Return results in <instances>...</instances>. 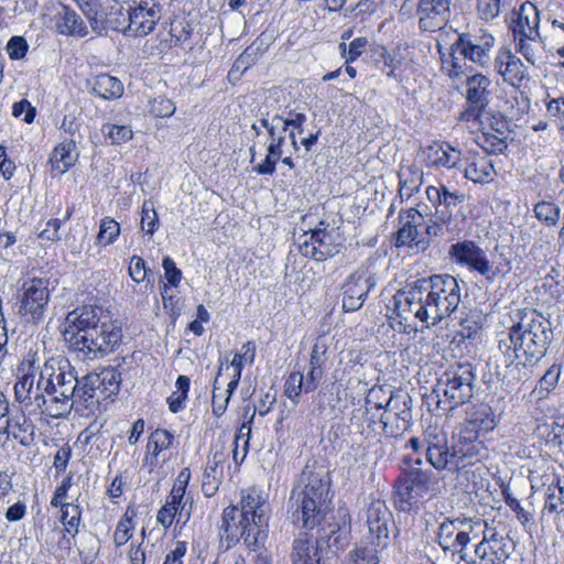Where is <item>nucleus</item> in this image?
<instances>
[{
	"instance_id": "f257e3e1",
	"label": "nucleus",
	"mask_w": 564,
	"mask_h": 564,
	"mask_svg": "<svg viewBox=\"0 0 564 564\" xmlns=\"http://www.w3.org/2000/svg\"><path fill=\"white\" fill-rule=\"evenodd\" d=\"M14 398L24 410L48 417H66L75 404L78 378L67 358H48L41 365L36 351H28L17 369Z\"/></svg>"
},
{
	"instance_id": "f03ea898",
	"label": "nucleus",
	"mask_w": 564,
	"mask_h": 564,
	"mask_svg": "<svg viewBox=\"0 0 564 564\" xmlns=\"http://www.w3.org/2000/svg\"><path fill=\"white\" fill-rule=\"evenodd\" d=\"M394 313L408 321L412 314L426 327L451 317L462 302V288L451 274H433L413 282L393 295Z\"/></svg>"
},
{
	"instance_id": "7ed1b4c3",
	"label": "nucleus",
	"mask_w": 564,
	"mask_h": 564,
	"mask_svg": "<svg viewBox=\"0 0 564 564\" xmlns=\"http://www.w3.org/2000/svg\"><path fill=\"white\" fill-rule=\"evenodd\" d=\"M512 326L502 333L498 348L510 362V370L533 367L546 354L552 340L550 321L533 308H516L510 313Z\"/></svg>"
},
{
	"instance_id": "20e7f679",
	"label": "nucleus",
	"mask_w": 564,
	"mask_h": 564,
	"mask_svg": "<svg viewBox=\"0 0 564 564\" xmlns=\"http://www.w3.org/2000/svg\"><path fill=\"white\" fill-rule=\"evenodd\" d=\"M330 479L326 471L306 467L301 485L292 490L290 509L293 522H301L305 529L319 525L329 511Z\"/></svg>"
},
{
	"instance_id": "39448f33",
	"label": "nucleus",
	"mask_w": 564,
	"mask_h": 564,
	"mask_svg": "<svg viewBox=\"0 0 564 564\" xmlns=\"http://www.w3.org/2000/svg\"><path fill=\"white\" fill-rule=\"evenodd\" d=\"M475 380L470 364H458L444 371L433 387L437 406L452 411L467 403L473 398Z\"/></svg>"
},
{
	"instance_id": "423d86ee",
	"label": "nucleus",
	"mask_w": 564,
	"mask_h": 564,
	"mask_svg": "<svg viewBox=\"0 0 564 564\" xmlns=\"http://www.w3.org/2000/svg\"><path fill=\"white\" fill-rule=\"evenodd\" d=\"M495 44L494 35L484 28H473L467 32L460 33L455 43L452 44V67L448 76L458 77L464 73L455 53H459L465 59L476 63L480 66L486 65L490 59V51Z\"/></svg>"
},
{
	"instance_id": "0eeeda50",
	"label": "nucleus",
	"mask_w": 564,
	"mask_h": 564,
	"mask_svg": "<svg viewBox=\"0 0 564 564\" xmlns=\"http://www.w3.org/2000/svg\"><path fill=\"white\" fill-rule=\"evenodd\" d=\"M432 470L412 466L404 469L394 484V502L400 511H410L434 487Z\"/></svg>"
},
{
	"instance_id": "6e6552de",
	"label": "nucleus",
	"mask_w": 564,
	"mask_h": 564,
	"mask_svg": "<svg viewBox=\"0 0 564 564\" xmlns=\"http://www.w3.org/2000/svg\"><path fill=\"white\" fill-rule=\"evenodd\" d=\"M122 338L121 328L112 323H101L90 329L86 335L75 337L72 347L74 352L83 359H100L112 352Z\"/></svg>"
},
{
	"instance_id": "1a4fd4ad",
	"label": "nucleus",
	"mask_w": 564,
	"mask_h": 564,
	"mask_svg": "<svg viewBox=\"0 0 564 564\" xmlns=\"http://www.w3.org/2000/svg\"><path fill=\"white\" fill-rule=\"evenodd\" d=\"M482 527L484 521L480 519L445 518L438 524L435 541L445 554L451 555L457 546L462 550L465 543L477 541Z\"/></svg>"
},
{
	"instance_id": "9d476101",
	"label": "nucleus",
	"mask_w": 564,
	"mask_h": 564,
	"mask_svg": "<svg viewBox=\"0 0 564 564\" xmlns=\"http://www.w3.org/2000/svg\"><path fill=\"white\" fill-rule=\"evenodd\" d=\"M452 0H404L400 12L419 17V28L424 32L441 30L448 21Z\"/></svg>"
},
{
	"instance_id": "9b49d317",
	"label": "nucleus",
	"mask_w": 564,
	"mask_h": 564,
	"mask_svg": "<svg viewBox=\"0 0 564 564\" xmlns=\"http://www.w3.org/2000/svg\"><path fill=\"white\" fill-rule=\"evenodd\" d=\"M18 315L23 322L39 324L44 319L50 301L48 280L34 278L23 283Z\"/></svg>"
},
{
	"instance_id": "f8f14e48",
	"label": "nucleus",
	"mask_w": 564,
	"mask_h": 564,
	"mask_svg": "<svg viewBox=\"0 0 564 564\" xmlns=\"http://www.w3.org/2000/svg\"><path fill=\"white\" fill-rule=\"evenodd\" d=\"M475 542V553L469 555L477 564H501L510 556L512 547L506 536L489 528L484 521L480 536Z\"/></svg>"
},
{
	"instance_id": "ddd939ff",
	"label": "nucleus",
	"mask_w": 564,
	"mask_h": 564,
	"mask_svg": "<svg viewBox=\"0 0 564 564\" xmlns=\"http://www.w3.org/2000/svg\"><path fill=\"white\" fill-rule=\"evenodd\" d=\"M344 238L335 229L328 230V225L321 221L318 227L312 230L310 239L300 243V252L315 261H325L338 254L341 250Z\"/></svg>"
},
{
	"instance_id": "4468645a",
	"label": "nucleus",
	"mask_w": 564,
	"mask_h": 564,
	"mask_svg": "<svg viewBox=\"0 0 564 564\" xmlns=\"http://www.w3.org/2000/svg\"><path fill=\"white\" fill-rule=\"evenodd\" d=\"M426 196L435 208V217L446 227H449L458 217H464V203L466 195L458 191H451L447 186H427Z\"/></svg>"
},
{
	"instance_id": "2eb2a0df",
	"label": "nucleus",
	"mask_w": 564,
	"mask_h": 564,
	"mask_svg": "<svg viewBox=\"0 0 564 564\" xmlns=\"http://www.w3.org/2000/svg\"><path fill=\"white\" fill-rule=\"evenodd\" d=\"M378 279L367 268H358L345 280L343 290V310L356 312L365 303L369 293L376 289Z\"/></svg>"
},
{
	"instance_id": "dca6fc26",
	"label": "nucleus",
	"mask_w": 564,
	"mask_h": 564,
	"mask_svg": "<svg viewBox=\"0 0 564 564\" xmlns=\"http://www.w3.org/2000/svg\"><path fill=\"white\" fill-rule=\"evenodd\" d=\"M366 524L377 546H387L390 540V528L393 527V516L386 502L370 496L365 506Z\"/></svg>"
},
{
	"instance_id": "f3484780",
	"label": "nucleus",
	"mask_w": 564,
	"mask_h": 564,
	"mask_svg": "<svg viewBox=\"0 0 564 564\" xmlns=\"http://www.w3.org/2000/svg\"><path fill=\"white\" fill-rule=\"evenodd\" d=\"M128 35L144 36L154 30L161 19V6L156 0H130L128 2Z\"/></svg>"
},
{
	"instance_id": "a211bd4d",
	"label": "nucleus",
	"mask_w": 564,
	"mask_h": 564,
	"mask_svg": "<svg viewBox=\"0 0 564 564\" xmlns=\"http://www.w3.org/2000/svg\"><path fill=\"white\" fill-rule=\"evenodd\" d=\"M451 258L459 264L469 267L471 270L477 271L479 274L492 281L491 264L487 259L485 251L471 240H464L451 246Z\"/></svg>"
},
{
	"instance_id": "6ab92c4d",
	"label": "nucleus",
	"mask_w": 564,
	"mask_h": 564,
	"mask_svg": "<svg viewBox=\"0 0 564 564\" xmlns=\"http://www.w3.org/2000/svg\"><path fill=\"white\" fill-rule=\"evenodd\" d=\"M99 311L94 306H83L67 314L63 335L68 348L72 347L75 337L79 338V335H86L99 325Z\"/></svg>"
},
{
	"instance_id": "aec40b11",
	"label": "nucleus",
	"mask_w": 564,
	"mask_h": 564,
	"mask_svg": "<svg viewBox=\"0 0 564 564\" xmlns=\"http://www.w3.org/2000/svg\"><path fill=\"white\" fill-rule=\"evenodd\" d=\"M496 426L491 408L487 404L473 406L460 426L459 435L463 440L478 438L480 434H485Z\"/></svg>"
},
{
	"instance_id": "412c9836",
	"label": "nucleus",
	"mask_w": 564,
	"mask_h": 564,
	"mask_svg": "<svg viewBox=\"0 0 564 564\" xmlns=\"http://www.w3.org/2000/svg\"><path fill=\"white\" fill-rule=\"evenodd\" d=\"M399 229L395 235V247L408 246L416 251V241L422 234L419 227L424 224L423 215L416 208L401 209L398 215Z\"/></svg>"
},
{
	"instance_id": "4be33fe9",
	"label": "nucleus",
	"mask_w": 564,
	"mask_h": 564,
	"mask_svg": "<svg viewBox=\"0 0 564 564\" xmlns=\"http://www.w3.org/2000/svg\"><path fill=\"white\" fill-rule=\"evenodd\" d=\"M487 454V448L482 442L477 438L470 441L463 440L459 436L458 444L453 446V451L449 453V469H459L468 465H474L479 462Z\"/></svg>"
},
{
	"instance_id": "5701e85b",
	"label": "nucleus",
	"mask_w": 564,
	"mask_h": 564,
	"mask_svg": "<svg viewBox=\"0 0 564 564\" xmlns=\"http://www.w3.org/2000/svg\"><path fill=\"white\" fill-rule=\"evenodd\" d=\"M249 520L238 511V506H228L223 510L220 523V539L226 547L235 546L243 534V528Z\"/></svg>"
},
{
	"instance_id": "b1692460",
	"label": "nucleus",
	"mask_w": 564,
	"mask_h": 564,
	"mask_svg": "<svg viewBox=\"0 0 564 564\" xmlns=\"http://www.w3.org/2000/svg\"><path fill=\"white\" fill-rule=\"evenodd\" d=\"M238 511L248 520L270 518V503L267 496L258 488L243 489L240 492Z\"/></svg>"
},
{
	"instance_id": "393cba45",
	"label": "nucleus",
	"mask_w": 564,
	"mask_h": 564,
	"mask_svg": "<svg viewBox=\"0 0 564 564\" xmlns=\"http://www.w3.org/2000/svg\"><path fill=\"white\" fill-rule=\"evenodd\" d=\"M426 460L437 470L451 468L447 436L443 432H429L424 440Z\"/></svg>"
},
{
	"instance_id": "a878e982",
	"label": "nucleus",
	"mask_w": 564,
	"mask_h": 564,
	"mask_svg": "<svg viewBox=\"0 0 564 564\" xmlns=\"http://www.w3.org/2000/svg\"><path fill=\"white\" fill-rule=\"evenodd\" d=\"M426 165L454 169L462 160V152L447 142L434 143L423 149Z\"/></svg>"
},
{
	"instance_id": "bb28decb",
	"label": "nucleus",
	"mask_w": 564,
	"mask_h": 564,
	"mask_svg": "<svg viewBox=\"0 0 564 564\" xmlns=\"http://www.w3.org/2000/svg\"><path fill=\"white\" fill-rule=\"evenodd\" d=\"M291 564H321L318 541L307 532L300 533L292 543Z\"/></svg>"
},
{
	"instance_id": "cd10ccee",
	"label": "nucleus",
	"mask_w": 564,
	"mask_h": 564,
	"mask_svg": "<svg viewBox=\"0 0 564 564\" xmlns=\"http://www.w3.org/2000/svg\"><path fill=\"white\" fill-rule=\"evenodd\" d=\"M539 24L540 13L536 7L532 3L522 4L513 22V37L525 36L530 40L541 39Z\"/></svg>"
},
{
	"instance_id": "c85d7f7f",
	"label": "nucleus",
	"mask_w": 564,
	"mask_h": 564,
	"mask_svg": "<svg viewBox=\"0 0 564 564\" xmlns=\"http://www.w3.org/2000/svg\"><path fill=\"white\" fill-rule=\"evenodd\" d=\"M382 392V389H371L366 398V403H373L376 409H383L384 412L397 413L398 415L405 414L406 416H412V398L409 393L397 391L391 392L388 401L382 404L381 402H375V398H379V393Z\"/></svg>"
},
{
	"instance_id": "c756f323",
	"label": "nucleus",
	"mask_w": 564,
	"mask_h": 564,
	"mask_svg": "<svg viewBox=\"0 0 564 564\" xmlns=\"http://www.w3.org/2000/svg\"><path fill=\"white\" fill-rule=\"evenodd\" d=\"M127 15H129V7L123 8V6L118 2L112 4L107 13L101 12L100 8H96L95 18L98 22H101V28L93 30L97 33H101L102 31L111 29L128 35L129 20Z\"/></svg>"
},
{
	"instance_id": "7c9ffc66",
	"label": "nucleus",
	"mask_w": 564,
	"mask_h": 564,
	"mask_svg": "<svg viewBox=\"0 0 564 564\" xmlns=\"http://www.w3.org/2000/svg\"><path fill=\"white\" fill-rule=\"evenodd\" d=\"M498 73L503 79L516 86L524 78L525 67L521 59L509 50H500L495 61Z\"/></svg>"
},
{
	"instance_id": "2f4dec72",
	"label": "nucleus",
	"mask_w": 564,
	"mask_h": 564,
	"mask_svg": "<svg viewBox=\"0 0 564 564\" xmlns=\"http://www.w3.org/2000/svg\"><path fill=\"white\" fill-rule=\"evenodd\" d=\"M97 372H90L78 379L74 395L75 403H82L85 408H94L102 400L101 389L99 388Z\"/></svg>"
},
{
	"instance_id": "473e14b6",
	"label": "nucleus",
	"mask_w": 564,
	"mask_h": 564,
	"mask_svg": "<svg viewBox=\"0 0 564 564\" xmlns=\"http://www.w3.org/2000/svg\"><path fill=\"white\" fill-rule=\"evenodd\" d=\"M2 430L4 435L12 436L23 446H30L34 442V425L24 413L9 416Z\"/></svg>"
},
{
	"instance_id": "72a5a7b5",
	"label": "nucleus",
	"mask_w": 564,
	"mask_h": 564,
	"mask_svg": "<svg viewBox=\"0 0 564 564\" xmlns=\"http://www.w3.org/2000/svg\"><path fill=\"white\" fill-rule=\"evenodd\" d=\"M78 153L73 140L64 141L54 148L51 158V171L56 175L66 173L77 161Z\"/></svg>"
},
{
	"instance_id": "f704fd0d",
	"label": "nucleus",
	"mask_w": 564,
	"mask_h": 564,
	"mask_svg": "<svg viewBox=\"0 0 564 564\" xmlns=\"http://www.w3.org/2000/svg\"><path fill=\"white\" fill-rule=\"evenodd\" d=\"M399 196L409 199L417 193L423 184V172L414 164L402 165L398 172Z\"/></svg>"
},
{
	"instance_id": "c9c22d12",
	"label": "nucleus",
	"mask_w": 564,
	"mask_h": 564,
	"mask_svg": "<svg viewBox=\"0 0 564 564\" xmlns=\"http://www.w3.org/2000/svg\"><path fill=\"white\" fill-rule=\"evenodd\" d=\"M269 519H251L243 528L241 540L247 549L257 551L264 546L269 531Z\"/></svg>"
},
{
	"instance_id": "e433bc0d",
	"label": "nucleus",
	"mask_w": 564,
	"mask_h": 564,
	"mask_svg": "<svg viewBox=\"0 0 564 564\" xmlns=\"http://www.w3.org/2000/svg\"><path fill=\"white\" fill-rule=\"evenodd\" d=\"M489 79L476 74L466 79V101L467 105H476V107H486L488 105V87Z\"/></svg>"
},
{
	"instance_id": "4c0bfd02",
	"label": "nucleus",
	"mask_w": 564,
	"mask_h": 564,
	"mask_svg": "<svg viewBox=\"0 0 564 564\" xmlns=\"http://www.w3.org/2000/svg\"><path fill=\"white\" fill-rule=\"evenodd\" d=\"M91 93L106 100L117 99L123 94V85L117 77L99 74L93 78Z\"/></svg>"
},
{
	"instance_id": "58836bf2",
	"label": "nucleus",
	"mask_w": 564,
	"mask_h": 564,
	"mask_svg": "<svg viewBox=\"0 0 564 564\" xmlns=\"http://www.w3.org/2000/svg\"><path fill=\"white\" fill-rule=\"evenodd\" d=\"M465 177L474 183H489L494 180L496 171L492 161L487 156L475 159L464 171Z\"/></svg>"
},
{
	"instance_id": "ea45409f",
	"label": "nucleus",
	"mask_w": 564,
	"mask_h": 564,
	"mask_svg": "<svg viewBox=\"0 0 564 564\" xmlns=\"http://www.w3.org/2000/svg\"><path fill=\"white\" fill-rule=\"evenodd\" d=\"M412 416L405 414L384 412L381 414L380 422L383 432L389 437H398L403 435L411 427Z\"/></svg>"
},
{
	"instance_id": "a19ab883",
	"label": "nucleus",
	"mask_w": 564,
	"mask_h": 564,
	"mask_svg": "<svg viewBox=\"0 0 564 564\" xmlns=\"http://www.w3.org/2000/svg\"><path fill=\"white\" fill-rule=\"evenodd\" d=\"M174 436L167 431L158 429L149 437L148 452L150 456H145V460L150 465L156 464L159 454L172 446Z\"/></svg>"
},
{
	"instance_id": "79ce46f5",
	"label": "nucleus",
	"mask_w": 564,
	"mask_h": 564,
	"mask_svg": "<svg viewBox=\"0 0 564 564\" xmlns=\"http://www.w3.org/2000/svg\"><path fill=\"white\" fill-rule=\"evenodd\" d=\"M56 28L59 33L66 35L85 36L87 34L86 26L80 17L67 8H64V13L59 14Z\"/></svg>"
},
{
	"instance_id": "37998d69",
	"label": "nucleus",
	"mask_w": 564,
	"mask_h": 564,
	"mask_svg": "<svg viewBox=\"0 0 564 564\" xmlns=\"http://www.w3.org/2000/svg\"><path fill=\"white\" fill-rule=\"evenodd\" d=\"M254 413L251 415V417L241 424L239 427L235 440H234V448H232V458L237 465H240L249 449V441L251 436V424L253 421Z\"/></svg>"
},
{
	"instance_id": "c03bdc74",
	"label": "nucleus",
	"mask_w": 564,
	"mask_h": 564,
	"mask_svg": "<svg viewBox=\"0 0 564 564\" xmlns=\"http://www.w3.org/2000/svg\"><path fill=\"white\" fill-rule=\"evenodd\" d=\"M98 386L101 389L102 400H107L119 392L121 383L120 372L112 367L105 368L97 372Z\"/></svg>"
},
{
	"instance_id": "a18cd8bd",
	"label": "nucleus",
	"mask_w": 564,
	"mask_h": 564,
	"mask_svg": "<svg viewBox=\"0 0 564 564\" xmlns=\"http://www.w3.org/2000/svg\"><path fill=\"white\" fill-rule=\"evenodd\" d=\"M560 377L561 367L552 365L540 379L539 384L532 390L531 395L538 400L545 399L557 386Z\"/></svg>"
},
{
	"instance_id": "49530a36",
	"label": "nucleus",
	"mask_w": 564,
	"mask_h": 564,
	"mask_svg": "<svg viewBox=\"0 0 564 564\" xmlns=\"http://www.w3.org/2000/svg\"><path fill=\"white\" fill-rule=\"evenodd\" d=\"M533 212L546 226H555L560 220L561 208L553 202L541 200L534 205Z\"/></svg>"
},
{
	"instance_id": "de8ad7c7",
	"label": "nucleus",
	"mask_w": 564,
	"mask_h": 564,
	"mask_svg": "<svg viewBox=\"0 0 564 564\" xmlns=\"http://www.w3.org/2000/svg\"><path fill=\"white\" fill-rule=\"evenodd\" d=\"M507 135L494 133L491 131L482 132L478 137V145L489 154H500L507 148Z\"/></svg>"
},
{
	"instance_id": "09e8293b",
	"label": "nucleus",
	"mask_w": 564,
	"mask_h": 564,
	"mask_svg": "<svg viewBox=\"0 0 564 564\" xmlns=\"http://www.w3.org/2000/svg\"><path fill=\"white\" fill-rule=\"evenodd\" d=\"M61 521L65 527V531L72 536L78 533V527L80 523L82 510L79 506L74 503H65L62 506Z\"/></svg>"
},
{
	"instance_id": "8fccbe9b",
	"label": "nucleus",
	"mask_w": 564,
	"mask_h": 564,
	"mask_svg": "<svg viewBox=\"0 0 564 564\" xmlns=\"http://www.w3.org/2000/svg\"><path fill=\"white\" fill-rule=\"evenodd\" d=\"M544 510L550 513L564 511V486H561L560 480L556 485L547 486Z\"/></svg>"
},
{
	"instance_id": "3c124183",
	"label": "nucleus",
	"mask_w": 564,
	"mask_h": 564,
	"mask_svg": "<svg viewBox=\"0 0 564 564\" xmlns=\"http://www.w3.org/2000/svg\"><path fill=\"white\" fill-rule=\"evenodd\" d=\"M120 235V225L115 219L106 217L101 219L99 226V232L96 237L97 243L109 246Z\"/></svg>"
},
{
	"instance_id": "603ef678",
	"label": "nucleus",
	"mask_w": 564,
	"mask_h": 564,
	"mask_svg": "<svg viewBox=\"0 0 564 564\" xmlns=\"http://www.w3.org/2000/svg\"><path fill=\"white\" fill-rule=\"evenodd\" d=\"M141 229L144 234L152 236L159 228V216L154 203L145 200L141 209Z\"/></svg>"
},
{
	"instance_id": "864d4df0",
	"label": "nucleus",
	"mask_w": 564,
	"mask_h": 564,
	"mask_svg": "<svg viewBox=\"0 0 564 564\" xmlns=\"http://www.w3.org/2000/svg\"><path fill=\"white\" fill-rule=\"evenodd\" d=\"M443 226H445V224H442L436 217L425 223L424 232L420 240L416 241V251L424 252L427 250L431 246L432 238L443 235Z\"/></svg>"
},
{
	"instance_id": "5fc2aeb1",
	"label": "nucleus",
	"mask_w": 564,
	"mask_h": 564,
	"mask_svg": "<svg viewBox=\"0 0 564 564\" xmlns=\"http://www.w3.org/2000/svg\"><path fill=\"white\" fill-rule=\"evenodd\" d=\"M348 564H379V556L376 546L358 545L349 553Z\"/></svg>"
},
{
	"instance_id": "6e6d98bb",
	"label": "nucleus",
	"mask_w": 564,
	"mask_h": 564,
	"mask_svg": "<svg viewBox=\"0 0 564 564\" xmlns=\"http://www.w3.org/2000/svg\"><path fill=\"white\" fill-rule=\"evenodd\" d=\"M192 35V29L189 24L185 21H175L171 23V29L169 32L170 40H164L169 42V46H178L186 44Z\"/></svg>"
},
{
	"instance_id": "4d7b16f0",
	"label": "nucleus",
	"mask_w": 564,
	"mask_h": 564,
	"mask_svg": "<svg viewBox=\"0 0 564 564\" xmlns=\"http://www.w3.org/2000/svg\"><path fill=\"white\" fill-rule=\"evenodd\" d=\"M517 52L521 53L523 57L532 65L540 58L539 46L540 39L530 40L525 36L514 37Z\"/></svg>"
},
{
	"instance_id": "13d9d810",
	"label": "nucleus",
	"mask_w": 564,
	"mask_h": 564,
	"mask_svg": "<svg viewBox=\"0 0 564 564\" xmlns=\"http://www.w3.org/2000/svg\"><path fill=\"white\" fill-rule=\"evenodd\" d=\"M101 131L111 140L112 144H122L132 139V130L129 126L106 123Z\"/></svg>"
},
{
	"instance_id": "bf43d9fd",
	"label": "nucleus",
	"mask_w": 564,
	"mask_h": 564,
	"mask_svg": "<svg viewBox=\"0 0 564 564\" xmlns=\"http://www.w3.org/2000/svg\"><path fill=\"white\" fill-rule=\"evenodd\" d=\"M259 51V47H254L253 45L248 46L235 61L229 75H232L235 72H246L257 62L260 55Z\"/></svg>"
},
{
	"instance_id": "052dcab7",
	"label": "nucleus",
	"mask_w": 564,
	"mask_h": 564,
	"mask_svg": "<svg viewBox=\"0 0 564 564\" xmlns=\"http://www.w3.org/2000/svg\"><path fill=\"white\" fill-rule=\"evenodd\" d=\"M304 390V376L300 371H293L289 375L285 384L284 393L294 403H297V399Z\"/></svg>"
},
{
	"instance_id": "680f3d73",
	"label": "nucleus",
	"mask_w": 564,
	"mask_h": 564,
	"mask_svg": "<svg viewBox=\"0 0 564 564\" xmlns=\"http://www.w3.org/2000/svg\"><path fill=\"white\" fill-rule=\"evenodd\" d=\"M367 44L368 41L366 37H356L348 45L341 43L339 45V48L341 55L346 57V62L348 63L356 61L362 54Z\"/></svg>"
},
{
	"instance_id": "e2e57ef3",
	"label": "nucleus",
	"mask_w": 564,
	"mask_h": 564,
	"mask_svg": "<svg viewBox=\"0 0 564 564\" xmlns=\"http://www.w3.org/2000/svg\"><path fill=\"white\" fill-rule=\"evenodd\" d=\"M503 3L501 0H478L477 10L480 19L490 21L497 18Z\"/></svg>"
},
{
	"instance_id": "0e129e2a",
	"label": "nucleus",
	"mask_w": 564,
	"mask_h": 564,
	"mask_svg": "<svg viewBox=\"0 0 564 564\" xmlns=\"http://www.w3.org/2000/svg\"><path fill=\"white\" fill-rule=\"evenodd\" d=\"M133 524L132 519L124 514L117 524L116 531L113 533V542L117 546H121L126 544L129 539L132 536Z\"/></svg>"
},
{
	"instance_id": "69168bd1",
	"label": "nucleus",
	"mask_w": 564,
	"mask_h": 564,
	"mask_svg": "<svg viewBox=\"0 0 564 564\" xmlns=\"http://www.w3.org/2000/svg\"><path fill=\"white\" fill-rule=\"evenodd\" d=\"M175 106L172 100L165 97H156L150 102V112L159 118L170 117L175 112Z\"/></svg>"
},
{
	"instance_id": "338daca9",
	"label": "nucleus",
	"mask_w": 564,
	"mask_h": 564,
	"mask_svg": "<svg viewBox=\"0 0 564 564\" xmlns=\"http://www.w3.org/2000/svg\"><path fill=\"white\" fill-rule=\"evenodd\" d=\"M327 361V346L324 343L316 341L312 347L308 368L324 369Z\"/></svg>"
},
{
	"instance_id": "774afa93",
	"label": "nucleus",
	"mask_w": 564,
	"mask_h": 564,
	"mask_svg": "<svg viewBox=\"0 0 564 564\" xmlns=\"http://www.w3.org/2000/svg\"><path fill=\"white\" fill-rule=\"evenodd\" d=\"M29 45L22 36H12L7 44V53L11 59H21L25 56Z\"/></svg>"
}]
</instances>
